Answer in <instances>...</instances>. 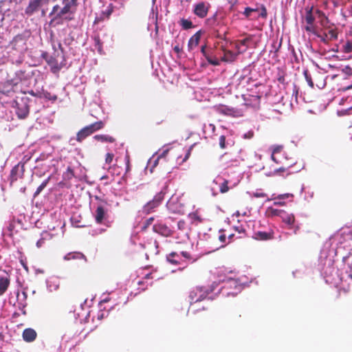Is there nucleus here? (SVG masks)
<instances>
[{
	"instance_id": "44",
	"label": "nucleus",
	"mask_w": 352,
	"mask_h": 352,
	"mask_svg": "<svg viewBox=\"0 0 352 352\" xmlns=\"http://www.w3.org/2000/svg\"><path fill=\"white\" fill-rule=\"evenodd\" d=\"M113 157H114V155L113 153H107L105 155L106 164H110L112 162Z\"/></svg>"
},
{
	"instance_id": "50",
	"label": "nucleus",
	"mask_w": 352,
	"mask_h": 352,
	"mask_svg": "<svg viewBox=\"0 0 352 352\" xmlns=\"http://www.w3.org/2000/svg\"><path fill=\"white\" fill-rule=\"evenodd\" d=\"M177 227L179 230H184L186 227V222L184 220H180L177 223Z\"/></svg>"
},
{
	"instance_id": "22",
	"label": "nucleus",
	"mask_w": 352,
	"mask_h": 352,
	"mask_svg": "<svg viewBox=\"0 0 352 352\" xmlns=\"http://www.w3.org/2000/svg\"><path fill=\"white\" fill-rule=\"evenodd\" d=\"M10 285V278L8 276L0 277V296L3 295Z\"/></svg>"
},
{
	"instance_id": "24",
	"label": "nucleus",
	"mask_w": 352,
	"mask_h": 352,
	"mask_svg": "<svg viewBox=\"0 0 352 352\" xmlns=\"http://www.w3.org/2000/svg\"><path fill=\"white\" fill-rule=\"evenodd\" d=\"M45 60L47 63L50 65L51 69L54 73L59 71L60 68L58 66L57 60L54 57L50 56L48 58H46Z\"/></svg>"
},
{
	"instance_id": "43",
	"label": "nucleus",
	"mask_w": 352,
	"mask_h": 352,
	"mask_svg": "<svg viewBox=\"0 0 352 352\" xmlns=\"http://www.w3.org/2000/svg\"><path fill=\"white\" fill-rule=\"evenodd\" d=\"M298 92H299V87L296 85L294 84L293 85L292 97H294L296 101H297V99H298Z\"/></svg>"
},
{
	"instance_id": "23",
	"label": "nucleus",
	"mask_w": 352,
	"mask_h": 352,
	"mask_svg": "<svg viewBox=\"0 0 352 352\" xmlns=\"http://www.w3.org/2000/svg\"><path fill=\"white\" fill-rule=\"evenodd\" d=\"M237 55L238 54L234 53L230 50H225L221 60L224 62H233L236 60Z\"/></svg>"
},
{
	"instance_id": "12",
	"label": "nucleus",
	"mask_w": 352,
	"mask_h": 352,
	"mask_svg": "<svg viewBox=\"0 0 352 352\" xmlns=\"http://www.w3.org/2000/svg\"><path fill=\"white\" fill-rule=\"evenodd\" d=\"M153 230L155 232L166 237L170 236L173 234V231L170 230V228L162 223H158L153 225Z\"/></svg>"
},
{
	"instance_id": "18",
	"label": "nucleus",
	"mask_w": 352,
	"mask_h": 352,
	"mask_svg": "<svg viewBox=\"0 0 352 352\" xmlns=\"http://www.w3.org/2000/svg\"><path fill=\"white\" fill-rule=\"evenodd\" d=\"M166 260L168 263L173 265H179L182 262V259L177 252H173L166 256Z\"/></svg>"
},
{
	"instance_id": "27",
	"label": "nucleus",
	"mask_w": 352,
	"mask_h": 352,
	"mask_svg": "<svg viewBox=\"0 0 352 352\" xmlns=\"http://www.w3.org/2000/svg\"><path fill=\"white\" fill-rule=\"evenodd\" d=\"M284 210H279L276 208H274L272 207H269L267 209V214L268 217H280L282 212Z\"/></svg>"
},
{
	"instance_id": "3",
	"label": "nucleus",
	"mask_w": 352,
	"mask_h": 352,
	"mask_svg": "<svg viewBox=\"0 0 352 352\" xmlns=\"http://www.w3.org/2000/svg\"><path fill=\"white\" fill-rule=\"evenodd\" d=\"M208 294V291L203 287H196L192 288L188 295V301L190 303L189 309H194V305L197 302L205 300Z\"/></svg>"
},
{
	"instance_id": "19",
	"label": "nucleus",
	"mask_w": 352,
	"mask_h": 352,
	"mask_svg": "<svg viewBox=\"0 0 352 352\" xmlns=\"http://www.w3.org/2000/svg\"><path fill=\"white\" fill-rule=\"evenodd\" d=\"M282 221L287 224L288 226H292L295 222V217L292 213H289L285 210H283L280 217Z\"/></svg>"
},
{
	"instance_id": "54",
	"label": "nucleus",
	"mask_w": 352,
	"mask_h": 352,
	"mask_svg": "<svg viewBox=\"0 0 352 352\" xmlns=\"http://www.w3.org/2000/svg\"><path fill=\"white\" fill-rule=\"evenodd\" d=\"M254 136L253 131H249L243 135L245 139H251Z\"/></svg>"
},
{
	"instance_id": "16",
	"label": "nucleus",
	"mask_w": 352,
	"mask_h": 352,
	"mask_svg": "<svg viewBox=\"0 0 352 352\" xmlns=\"http://www.w3.org/2000/svg\"><path fill=\"white\" fill-rule=\"evenodd\" d=\"M36 338V332L30 328L25 329L23 332V338L25 341L30 342Z\"/></svg>"
},
{
	"instance_id": "35",
	"label": "nucleus",
	"mask_w": 352,
	"mask_h": 352,
	"mask_svg": "<svg viewBox=\"0 0 352 352\" xmlns=\"http://www.w3.org/2000/svg\"><path fill=\"white\" fill-rule=\"evenodd\" d=\"M228 184V180L223 179V182L219 184V190L221 193H226L229 190Z\"/></svg>"
},
{
	"instance_id": "47",
	"label": "nucleus",
	"mask_w": 352,
	"mask_h": 352,
	"mask_svg": "<svg viewBox=\"0 0 352 352\" xmlns=\"http://www.w3.org/2000/svg\"><path fill=\"white\" fill-rule=\"evenodd\" d=\"M219 111L226 115H230L231 112H232V109H230L228 107H223L219 109Z\"/></svg>"
},
{
	"instance_id": "46",
	"label": "nucleus",
	"mask_w": 352,
	"mask_h": 352,
	"mask_svg": "<svg viewBox=\"0 0 352 352\" xmlns=\"http://www.w3.org/2000/svg\"><path fill=\"white\" fill-rule=\"evenodd\" d=\"M126 173L130 171V157L128 154L125 155Z\"/></svg>"
},
{
	"instance_id": "1",
	"label": "nucleus",
	"mask_w": 352,
	"mask_h": 352,
	"mask_svg": "<svg viewBox=\"0 0 352 352\" xmlns=\"http://www.w3.org/2000/svg\"><path fill=\"white\" fill-rule=\"evenodd\" d=\"M77 0H63V7L60 9L58 5L53 6L50 16H52L51 23L59 20L71 21L72 15L75 12Z\"/></svg>"
},
{
	"instance_id": "11",
	"label": "nucleus",
	"mask_w": 352,
	"mask_h": 352,
	"mask_svg": "<svg viewBox=\"0 0 352 352\" xmlns=\"http://www.w3.org/2000/svg\"><path fill=\"white\" fill-rule=\"evenodd\" d=\"M24 164L21 162L14 166L10 172L11 182L16 181L19 178H22L24 174Z\"/></svg>"
},
{
	"instance_id": "53",
	"label": "nucleus",
	"mask_w": 352,
	"mask_h": 352,
	"mask_svg": "<svg viewBox=\"0 0 352 352\" xmlns=\"http://www.w3.org/2000/svg\"><path fill=\"white\" fill-rule=\"evenodd\" d=\"M267 10L264 6H262L260 16L265 19L267 17Z\"/></svg>"
},
{
	"instance_id": "61",
	"label": "nucleus",
	"mask_w": 352,
	"mask_h": 352,
	"mask_svg": "<svg viewBox=\"0 0 352 352\" xmlns=\"http://www.w3.org/2000/svg\"><path fill=\"white\" fill-rule=\"evenodd\" d=\"M254 196L256 197H266V195L265 193H258V192H256V193L254 194Z\"/></svg>"
},
{
	"instance_id": "56",
	"label": "nucleus",
	"mask_w": 352,
	"mask_h": 352,
	"mask_svg": "<svg viewBox=\"0 0 352 352\" xmlns=\"http://www.w3.org/2000/svg\"><path fill=\"white\" fill-rule=\"evenodd\" d=\"M181 254L186 259H190L191 258L190 254L187 252H182Z\"/></svg>"
},
{
	"instance_id": "52",
	"label": "nucleus",
	"mask_w": 352,
	"mask_h": 352,
	"mask_svg": "<svg viewBox=\"0 0 352 352\" xmlns=\"http://www.w3.org/2000/svg\"><path fill=\"white\" fill-rule=\"evenodd\" d=\"M305 30L307 32H313L314 34H317L315 31H314V27L313 25H308L305 26Z\"/></svg>"
},
{
	"instance_id": "10",
	"label": "nucleus",
	"mask_w": 352,
	"mask_h": 352,
	"mask_svg": "<svg viewBox=\"0 0 352 352\" xmlns=\"http://www.w3.org/2000/svg\"><path fill=\"white\" fill-rule=\"evenodd\" d=\"M108 219L107 209L102 204L98 206L95 212V221L98 224L104 223Z\"/></svg>"
},
{
	"instance_id": "15",
	"label": "nucleus",
	"mask_w": 352,
	"mask_h": 352,
	"mask_svg": "<svg viewBox=\"0 0 352 352\" xmlns=\"http://www.w3.org/2000/svg\"><path fill=\"white\" fill-rule=\"evenodd\" d=\"M64 260L65 261H71V260H80L82 261L84 263H87V257L80 252H73L67 254L64 256Z\"/></svg>"
},
{
	"instance_id": "32",
	"label": "nucleus",
	"mask_w": 352,
	"mask_h": 352,
	"mask_svg": "<svg viewBox=\"0 0 352 352\" xmlns=\"http://www.w3.org/2000/svg\"><path fill=\"white\" fill-rule=\"evenodd\" d=\"M341 234L346 240H352V228L342 229Z\"/></svg>"
},
{
	"instance_id": "29",
	"label": "nucleus",
	"mask_w": 352,
	"mask_h": 352,
	"mask_svg": "<svg viewBox=\"0 0 352 352\" xmlns=\"http://www.w3.org/2000/svg\"><path fill=\"white\" fill-rule=\"evenodd\" d=\"M313 8L307 10V13L305 16V21L308 25H313L315 18L312 14Z\"/></svg>"
},
{
	"instance_id": "33",
	"label": "nucleus",
	"mask_w": 352,
	"mask_h": 352,
	"mask_svg": "<svg viewBox=\"0 0 352 352\" xmlns=\"http://www.w3.org/2000/svg\"><path fill=\"white\" fill-rule=\"evenodd\" d=\"M342 51L346 54L352 52V41H346V43L342 45Z\"/></svg>"
},
{
	"instance_id": "57",
	"label": "nucleus",
	"mask_w": 352,
	"mask_h": 352,
	"mask_svg": "<svg viewBox=\"0 0 352 352\" xmlns=\"http://www.w3.org/2000/svg\"><path fill=\"white\" fill-rule=\"evenodd\" d=\"M44 243H45V239H41L36 242V246L38 248H41L44 244Z\"/></svg>"
},
{
	"instance_id": "30",
	"label": "nucleus",
	"mask_w": 352,
	"mask_h": 352,
	"mask_svg": "<svg viewBox=\"0 0 352 352\" xmlns=\"http://www.w3.org/2000/svg\"><path fill=\"white\" fill-rule=\"evenodd\" d=\"M179 24L184 30H188L193 28L192 21L184 18L179 21Z\"/></svg>"
},
{
	"instance_id": "38",
	"label": "nucleus",
	"mask_w": 352,
	"mask_h": 352,
	"mask_svg": "<svg viewBox=\"0 0 352 352\" xmlns=\"http://www.w3.org/2000/svg\"><path fill=\"white\" fill-rule=\"evenodd\" d=\"M189 217L197 223H201L203 221L202 218L199 215L197 212H192L189 214Z\"/></svg>"
},
{
	"instance_id": "17",
	"label": "nucleus",
	"mask_w": 352,
	"mask_h": 352,
	"mask_svg": "<svg viewBox=\"0 0 352 352\" xmlns=\"http://www.w3.org/2000/svg\"><path fill=\"white\" fill-rule=\"evenodd\" d=\"M92 133L91 132V130L89 129L88 126H86L83 127L82 129H80L76 135V140L78 142H81L82 140H84L87 137L91 135Z\"/></svg>"
},
{
	"instance_id": "5",
	"label": "nucleus",
	"mask_w": 352,
	"mask_h": 352,
	"mask_svg": "<svg viewBox=\"0 0 352 352\" xmlns=\"http://www.w3.org/2000/svg\"><path fill=\"white\" fill-rule=\"evenodd\" d=\"M166 192L164 190H161L160 192H158L153 199V200L148 201L144 206V210L146 213L151 212L155 208L158 207L162 200L164 198V195Z\"/></svg>"
},
{
	"instance_id": "48",
	"label": "nucleus",
	"mask_w": 352,
	"mask_h": 352,
	"mask_svg": "<svg viewBox=\"0 0 352 352\" xmlns=\"http://www.w3.org/2000/svg\"><path fill=\"white\" fill-rule=\"evenodd\" d=\"M207 61L210 65H214V66H217L220 64L219 61L217 58H212V56H210V58H208V60Z\"/></svg>"
},
{
	"instance_id": "6",
	"label": "nucleus",
	"mask_w": 352,
	"mask_h": 352,
	"mask_svg": "<svg viewBox=\"0 0 352 352\" xmlns=\"http://www.w3.org/2000/svg\"><path fill=\"white\" fill-rule=\"evenodd\" d=\"M31 74L25 70H19L15 74V78L11 80L10 84L12 87L17 85L20 82H26L30 78Z\"/></svg>"
},
{
	"instance_id": "14",
	"label": "nucleus",
	"mask_w": 352,
	"mask_h": 352,
	"mask_svg": "<svg viewBox=\"0 0 352 352\" xmlns=\"http://www.w3.org/2000/svg\"><path fill=\"white\" fill-rule=\"evenodd\" d=\"M201 31H197L195 34H193L189 39L188 43V49L189 51L192 50L197 46H198L201 36Z\"/></svg>"
},
{
	"instance_id": "49",
	"label": "nucleus",
	"mask_w": 352,
	"mask_h": 352,
	"mask_svg": "<svg viewBox=\"0 0 352 352\" xmlns=\"http://www.w3.org/2000/svg\"><path fill=\"white\" fill-rule=\"evenodd\" d=\"M219 240L222 243L221 247H223L226 243V235L223 233H221L219 236Z\"/></svg>"
},
{
	"instance_id": "7",
	"label": "nucleus",
	"mask_w": 352,
	"mask_h": 352,
	"mask_svg": "<svg viewBox=\"0 0 352 352\" xmlns=\"http://www.w3.org/2000/svg\"><path fill=\"white\" fill-rule=\"evenodd\" d=\"M210 7L208 3L199 2L195 6L193 12L198 17L203 19L207 16Z\"/></svg>"
},
{
	"instance_id": "40",
	"label": "nucleus",
	"mask_w": 352,
	"mask_h": 352,
	"mask_svg": "<svg viewBox=\"0 0 352 352\" xmlns=\"http://www.w3.org/2000/svg\"><path fill=\"white\" fill-rule=\"evenodd\" d=\"M250 38H245L241 41H239L238 43H236L235 44V47L236 49H237L238 50H239L240 49V45H244V46H247V43L250 41Z\"/></svg>"
},
{
	"instance_id": "36",
	"label": "nucleus",
	"mask_w": 352,
	"mask_h": 352,
	"mask_svg": "<svg viewBox=\"0 0 352 352\" xmlns=\"http://www.w3.org/2000/svg\"><path fill=\"white\" fill-rule=\"evenodd\" d=\"M303 74L305 76V78L309 85V86L311 88H314V82L312 80V78H311V75L309 74L308 70H305L303 72Z\"/></svg>"
},
{
	"instance_id": "31",
	"label": "nucleus",
	"mask_w": 352,
	"mask_h": 352,
	"mask_svg": "<svg viewBox=\"0 0 352 352\" xmlns=\"http://www.w3.org/2000/svg\"><path fill=\"white\" fill-rule=\"evenodd\" d=\"M50 179V177H47L45 180H44L42 184L37 188L36 192H34V197H36V196H38L41 192V191L46 187V186L47 185Z\"/></svg>"
},
{
	"instance_id": "42",
	"label": "nucleus",
	"mask_w": 352,
	"mask_h": 352,
	"mask_svg": "<svg viewBox=\"0 0 352 352\" xmlns=\"http://www.w3.org/2000/svg\"><path fill=\"white\" fill-rule=\"evenodd\" d=\"M154 221L153 217H150L147 219L144 223L142 229L146 230L148 226H150Z\"/></svg>"
},
{
	"instance_id": "20",
	"label": "nucleus",
	"mask_w": 352,
	"mask_h": 352,
	"mask_svg": "<svg viewBox=\"0 0 352 352\" xmlns=\"http://www.w3.org/2000/svg\"><path fill=\"white\" fill-rule=\"evenodd\" d=\"M113 6L111 3L109 5L107 8L104 11L102 12L101 16L100 17H97L95 19L94 23H98L99 21H102L105 18L109 19L110 17V16L111 15V14L113 13Z\"/></svg>"
},
{
	"instance_id": "59",
	"label": "nucleus",
	"mask_w": 352,
	"mask_h": 352,
	"mask_svg": "<svg viewBox=\"0 0 352 352\" xmlns=\"http://www.w3.org/2000/svg\"><path fill=\"white\" fill-rule=\"evenodd\" d=\"M17 0H1V2H3V3H16Z\"/></svg>"
},
{
	"instance_id": "21",
	"label": "nucleus",
	"mask_w": 352,
	"mask_h": 352,
	"mask_svg": "<svg viewBox=\"0 0 352 352\" xmlns=\"http://www.w3.org/2000/svg\"><path fill=\"white\" fill-rule=\"evenodd\" d=\"M94 139L100 142L113 143L116 142V138L107 134H100L94 136Z\"/></svg>"
},
{
	"instance_id": "63",
	"label": "nucleus",
	"mask_w": 352,
	"mask_h": 352,
	"mask_svg": "<svg viewBox=\"0 0 352 352\" xmlns=\"http://www.w3.org/2000/svg\"><path fill=\"white\" fill-rule=\"evenodd\" d=\"M190 154V149H188L187 151V153L184 159V161L186 160L188 158Z\"/></svg>"
},
{
	"instance_id": "13",
	"label": "nucleus",
	"mask_w": 352,
	"mask_h": 352,
	"mask_svg": "<svg viewBox=\"0 0 352 352\" xmlns=\"http://www.w3.org/2000/svg\"><path fill=\"white\" fill-rule=\"evenodd\" d=\"M274 232L272 230L269 231H257L254 233L253 239L258 241H268L273 239Z\"/></svg>"
},
{
	"instance_id": "8",
	"label": "nucleus",
	"mask_w": 352,
	"mask_h": 352,
	"mask_svg": "<svg viewBox=\"0 0 352 352\" xmlns=\"http://www.w3.org/2000/svg\"><path fill=\"white\" fill-rule=\"evenodd\" d=\"M16 113L19 118H25L30 113V106L26 100H22L20 102H16Z\"/></svg>"
},
{
	"instance_id": "45",
	"label": "nucleus",
	"mask_w": 352,
	"mask_h": 352,
	"mask_svg": "<svg viewBox=\"0 0 352 352\" xmlns=\"http://www.w3.org/2000/svg\"><path fill=\"white\" fill-rule=\"evenodd\" d=\"M219 146L222 149H224L226 148V137L225 135H221L219 137Z\"/></svg>"
},
{
	"instance_id": "2",
	"label": "nucleus",
	"mask_w": 352,
	"mask_h": 352,
	"mask_svg": "<svg viewBox=\"0 0 352 352\" xmlns=\"http://www.w3.org/2000/svg\"><path fill=\"white\" fill-rule=\"evenodd\" d=\"M245 153L241 148L235 146L219 157V166L223 168L236 166L241 162L245 160Z\"/></svg>"
},
{
	"instance_id": "26",
	"label": "nucleus",
	"mask_w": 352,
	"mask_h": 352,
	"mask_svg": "<svg viewBox=\"0 0 352 352\" xmlns=\"http://www.w3.org/2000/svg\"><path fill=\"white\" fill-rule=\"evenodd\" d=\"M105 123L104 122L100 120L98 122H96L94 123H92L89 125H88L89 129L91 130V132L92 134L104 127Z\"/></svg>"
},
{
	"instance_id": "9",
	"label": "nucleus",
	"mask_w": 352,
	"mask_h": 352,
	"mask_svg": "<svg viewBox=\"0 0 352 352\" xmlns=\"http://www.w3.org/2000/svg\"><path fill=\"white\" fill-rule=\"evenodd\" d=\"M320 41L328 44L331 41H335L338 38V32L336 29H331L325 31L322 34H316Z\"/></svg>"
},
{
	"instance_id": "51",
	"label": "nucleus",
	"mask_w": 352,
	"mask_h": 352,
	"mask_svg": "<svg viewBox=\"0 0 352 352\" xmlns=\"http://www.w3.org/2000/svg\"><path fill=\"white\" fill-rule=\"evenodd\" d=\"M292 197H293L292 194L285 193V194L279 195L277 197V199H287V198Z\"/></svg>"
},
{
	"instance_id": "39",
	"label": "nucleus",
	"mask_w": 352,
	"mask_h": 352,
	"mask_svg": "<svg viewBox=\"0 0 352 352\" xmlns=\"http://www.w3.org/2000/svg\"><path fill=\"white\" fill-rule=\"evenodd\" d=\"M277 80L279 83L280 84H283V85H285L286 84V81H285V74L284 72L283 71H280L278 73V76H277Z\"/></svg>"
},
{
	"instance_id": "55",
	"label": "nucleus",
	"mask_w": 352,
	"mask_h": 352,
	"mask_svg": "<svg viewBox=\"0 0 352 352\" xmlns=\"http://www.w3.org/2000/svg\"><path fill=\"white\" fill-rule=\"evenodd\" d=\"M241 317V314L239 313H234V315H233V320L235 321V322H239V319Z\"/></svg>"
},
{
	"instance_id": "4",
	"label": "nucleus",
	"mask_w": 352,
	"mask_h": 352,
	"mask_svg": "<svg viewBox=\"0 0 352 352\" xmlns=\"http://www.w3.org/2000/svg\"><path fill=\"white\" fill-rule=\"evenodd\" d=\"M50 0H28L24 9V14L28 17L33 16L38 12L43 6L47 5Z\"/></svg>"
},
{
	"instance_id": "58",
	"label": "nucleus",
	"mask_w": 352,
	"mask_h": 352,
	"mask_svg": "<svg viewBox=\"0 0 352 352\" xmlns=\"http://www.w3.org/2000/svg\"><path fill=\"white\" fill-rule=\"evenodd\" d=\"M235 229L239 234L245 233V229L242 227H236Z\"/></svg>"
},
{
	"instance_id": "60",
	"label": "nucleus",
	"mask_w": 352,
	"mask_h": 352,
	"mask_svg": "<svg viewBox=\"0 0 352 352\" xmlns=\"http://www.w3.org/2000/svg\"><path fill=\"white\" fill-rule=\"evenodd\" d=\"M274 204L277 205V206H284L285 204V203L282 201H274Z\"/></svg>"
},
{
	"instance_id": "25",
	"label": "nucleus",
	"mask_w": 352,
	"mask_h": 352,
	"mask_svg": "<svg viewBox=\"0 0 352 352\" xmlns=\"http://www.w3.org/2000/svg\"><path fill=\"white\" fill-rule=\"evenodd\" d=\"M293 166V164L283 165L278 168L274 170V175H281L284 173H287V175H290L292 172L289 171V168Z\"/></svg>"
},
{
	"instance_id": "41",
	"label": "nucleus",
	"mask_w": 352,
	"mask_h": 352,
	"mask_svg": "<svg viewBox=\"0 0 352 352\" xmlns=\"http://www.w3.org/2000/svg\"><path fill=\"white\" fill-rule=\"evenodd\" d=\"M258 11V9H254V8H251L250 7H247L245 8L244 12H243V14L247 17V18H249L250 16H251V13L253 12H257Z\"/></svg>"
},
{
	"instance_id": "34",
	"label": "nucleus",
	"mask_w": 352,
	"mask_h": 352,
	"mask_svg": "<svg viewBox=\"0 0 352 352\" xmlns=\"http://www.w3.org/2000/svg\"><path fill=\"white\" fill-rule=\"evenodd\" d=\"M283 148L282 146H276L273 148L272 154V160L274 161L276 163L278 164L280 161L276 157L275 155L279 153Z\"/></svg>"
},
{
	"instance_id": "62",
	"label": "nucleus",
	"mask_w": 352,
	"mask_h": 352,
	"mask_svg": "<svg viewBox=\"0 0 352 352\" xmlns=\"http://www.w3.org/2000/svg\"><path fill=\"white\" fill-rule=\"evenodd\" d=\"M316 12V14H318V16H322L325 17L324 13L322 11L317 10Z\"/></svg>"
},
{
	"instance_id": "37",
	"label": "nucleus",
	"mask_w": 352,
	"mask_h": 352,
	"mask_svg": "<svg viewBox=\"0 0 352 352\" xmlns=\"http://www.w3.org/2000/svg\"><path fill=\"white\" fill-rule=\"evenodd\" d=\"M201 52L207 60L211 56L210 50H207L206 45H204L201 47Z\"/></svg>"
},
{
	"instance_id": "28",
	"label": "nucleus",
	"mask_w": 352,
	"mask_h": 352,
	"mask_svg": "<svg viewBox=\"0 0 352 352\" xmlns=\"http://www.w3.org/2000/svg\"><path fill=\"white\" fill-rule=\"evenodd\" d=\"M11 83V80H7L3 85L2 87V92L6 95H9V94L10 92H13L14 90H13V88L14 87H12V85H10V84Z\"/></svg>"
},
{
	"instance_id": "64",
	"label": "nucleus",
	"mask_w": 352,
	"mask_h": 352,
	"mask_svg": "<svg viewBox=\"0 0 352 352\" xmlns=\"http://www.w3.org/2000/svg\"><path fill=\"white\" fill-rule=\"evenodd\" d=\"M21 265H23V267L26 270H28V266L26 265V263L23 261V260H21Z\"/></svg>"
}]
</instances>
